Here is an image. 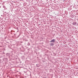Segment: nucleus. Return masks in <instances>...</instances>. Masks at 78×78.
Masks as SVG:
<instances>
[{
	"label": "nucleus",
	"instance_id": "nucleus-1",
	"mask_svg": "<svg viewBox=\"0 0 78 78\" xmlns=\"http://www.w3.org/2000/svg\"><path fill=\"white\" fill-rule=\"evenodd\" d=\"M50 42H55V39H53V40H52Z\"/></svg>",
	"mask_w": 78,
	"mask_h": 78
},
{
	"label": "nucleus",
	"instance_id": "nucleus-2",
	"mask_svg": "<svg viewBox=\"0 0 78 78\" xmlns=\"http://www.w3.org/2000/svg\"><path fill=\"white\" fill-rule=\"evenodd\" d=\"M51 45H53V44H51Z\"/></svg>",
	"mask_w": 78,
	"mask_h": 78
}]
</instances>
